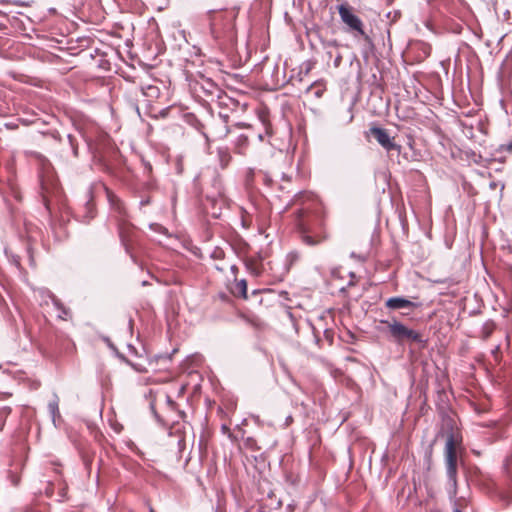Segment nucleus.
Instances as JSON below:
<instances>
[{
  "label": "nucleus",
  "mask_w": 512,
  "mask_h": 512,
  "mask_svg": "<svg viewBox=\"0 0 512 512\" xmlns=\"http://www.w3.org/2000/svg\"><path fill=\"white\" fill-rule=\"evenodd\" d=\"M211 257L214 259H223L224 258V251L220 248H215L214 251L211 254Z\"/></svg>",
  "instance_id": "obj_21"
},
{
  "label": "nucleus",
  "mask_w": 512,
  "mask_h": 512,
  "mask_svg": "<svg viewBox=\"0 0 512 512\" xmlns=\"http://www.w3.org/2000/svg\"><path fill=\"white\" fill-rule=\"evenodd\" d=\"M11 413V408L3 406L0 408V419L4 422L5 418Z\"/></svg>",
  "instance_id": "obj_20"
},
{
  "label": "nucleus",
  "mask_w": 512,
  "mask_h": 512,
  "mask_svg": "<svg viewBox=\"0 0 512 512\" xmlns=\"http://www.w3.org/2000/svg\"><path fill=\"white\" fill-rule=\"evenodd\" d=\"M238 16V8L209 10L207 19L210 32L215 39L231 40L235 34V20Z\"/></svg>",
  "instance_id": "obj_3"
},
{
  "label": "nucleus",
  "mask_w": 512,
  "mask_h": 512,
  "mask_svg": "<svg viewBox=\"0 0 512 512\" xmlns=\"http://www.w3.org/2000/svg\"><path fill=\"white\" fill-rule=\"evenodd\" d=\"M148 203H149V201H148V200H142V201H141V205H146V204H148Z\"/></svg>",
  "instance_id": "obj_32"
},
{
  "label": "nucleus",
  "mask_w": 512,
  "mask_h": 512,
  "mask_svg": "<svg viewBox=\"0 0 512 512\" xmlns=\"http://www.w3.org/2000/svg\"><path fill=\"white\" fill-rule=\"evenodd\" d=\"M245 444L248 448H251L253 450H257L258 448L256 447V442L253 438L249 437L246 439L245 441Z\"/></svg>",
  "instance_id": "obj_23"
},
{
  "label": "nucleus",
  "mask_w": 512,
  "mask_h": 512,
  "mask_svg": "<svg viewBox=\"0 0 512 512\" xmlns=\"http://www.w3.org/2000/svg\"><path fill=\"white\" fill-rule=\"evenodd\" d=\"M245 266L248 272L255 277L260 276L262 273V263L256 258H247L245 260Z\"/></svg>",
  "instance_id": "obj_11"
},
{
  "label": "nucleus",
  "mask_w": 512,
  "mask_h": 512,
  "mask_svg": "<svg viewBox=\"0 0 512 512\" xmlns=\"http://www.w3.org/2000/svg\"><path fill=\"white\" fill-rule=\"evenodd\" d=\"M462 439L455 433L450 432L447 435L444 447V466L447 478L446 492L450 500H455L458 493V466H459V448Z\"/></svg>",
  "instance_id": "obj_2"
},
{
  "label": "nucleus",
  "mask_w": 512,
  "mask_h": 512,
  "mask_svg": "<svg viewBox=\"0 0 512 512\" xmlns=\"http://www.w3.org/2000/svg\"><path fill=\"white\" fill-rule=\"evenodd\" d=\"M258 178L261 180L266 186L271 187L274 183L272 177L263 171H259L257 174L254 172V170H250L247 174L246 183L247 185H250L254 178Z\"/></svg>",
  "instance_id": "obj_9"
},
{
  "label": "nucleus",
  "mask_w": 512,
  "mask_h": 512,
  "mask_svg": "<svg viewBox=\"0 0 512 512\" xmlns=\"http://www.w3.org/2000/svg\"><path fill=\"white\" fill-rule=\"evenodd\" d=\"M36 293L38 294V297L40 298V304H48L49 300L52 301L54 306L62 312L63 315H59L60 318L64 319L65 316L68 315L67 309L63 306V304L60 302L56 296L49 291L46 288H39Z\"/></svg>",
  "instance_id": "obj_7"
},
{
  "label": "nucleus",
  "mask_w": 512,
  "mask_h": 512,
  "mask_svg": "<svg viewBox=\"0 0 512 512\" xmlns=\"http://www.w3.org/2000/svg\"><path fill=\"white\" fill-rule=\"evenodd\" d=\"M494 328H495V325H494L493 322L485 323L483 325V327H482V330H481L482 339L483 340H487L491 336V334L493 333Z\"/></svg>",
  "instance_id": "obj_16"
},
{
  "label": "nucleus",
  "mask_w": 512,
  "mask_h": 512,
  "mask_svg": "<svg viewBox=\"0 0 512 512\" xmlns=\"http://www.w3.org/2000/svg\"><path fill=\"white\" fill-rule=\"evenodd\" d=\"M215 268H216L217 270H219V271H222V270H223V268H222V267H220V264H217V265L215 266Z\"/></svg>",
  "instance_id": "obj_30"
},
{
  "label": "nucleus",
  "mask_w": 512,
  "mask_h": 512,
  "mask_svg": "<svg viewBox=\"0 0 512 512\" xmlns=\"http://www.w3.org/2000/svg\"><path fill=\"white\" fill-rule=\"evenodd\" d=\"M106 191H107V198L110 203L112 211L114 213H116L119 217L123 216L125 214V210H124L123 204L120 201V199L117 196H115L108 189H106Z\"/></svg>",
  "instance_id": "obj_10"
},
{
  "label": "nucleus",
  "mask_w": 512,
  "mask_h": 512,
  "mask_svg": "<svg viewBox=\"0 0 512 512\" xmlns=\"http://www.w3.org/2000/svg\"><path fill=\"white\" fill-rule=\"evenodd\" d=\"M233 293L237 296L243 297L244 299L247 298V282L245 279L236 281L235 286L233 288Z\"/></svg>",
  "instance_id": "obj_15"
},
{
  "label": "nucleus",
  "mask_w": 512,
  "mask_h": 512,
  "mask_svg": "<svg viewBox=\"0 0 512 512\" xmlns=\"http://www.w3.org/2000/svg\"><path fill=\"white\" fill-rule=\"evenodd\" d=\"M248 144V137L246 135L241 134L237 139V150L239 153H243L242 148H245Z\"/></svg>",
  "instance_id": "obj_17"
},
{
  "label": "nucleus",
  "mask_w": 512,
  "mask_h": 512,
  "mask_svg": "<svg viewBox=\"0 0 512 512\" xmlns=\"http://www.w3.org/2000/svg\"><path fill=\"white\" fill-rule=\"evenodd\" d=\"M498 350H499V346H497V347L493 350V353L498 352Z\"/></svg>",
  "instance_id": "obj_36"
},
{
  "label": "nucleus",
  "mask_w": 512,
  "mask_h": 512,
  "mask_svg": "<svg viewBox=\"0 0 512 512\" xmlns=\"http://www.w3.org/2000/svg\"><path fill=\"white\" fill-rule=\"evenodd\" d=\"M48 411L52 417V421L56 426V420L60 419V411H59V397L54 394L53 398L48 403Z\"/></svg>",
  "instance_id": "obj_12"
},
{
  "label": "nucleus",
  "mask_w": 512,
  "mask_h": 512,
  "mask_svg": "<svg viewBox=\"0 0 512 512\" xmlns=\"http://www.w3.org/2000/svg\"><path fill=\"white\" fill-rule=\"evenodd\" d=\"M337 10L347 31L353 33L355 38L361 37L366 43L372 45L370 36L364 30L363 21L354 13L353 8L347 3H343L337 7Z\"/></svg>",
  "instance_id": "obj_4"
},
{
  "label": "nucleus",
  "mask_w": 512,
  "mask_h": 512,
  "mask_svg": "<svg viewBox=\"0 0 512 512\" xmlns=\"http://www.w3.org/2000/svg\"><path fill=\"white\" fill-rule=\"evenodd\" d=\"M453 512H461V510L458 508H455Z\"/></svg>",
  "instance_id": "obj_37"
},
{
  "label": "nucleus",
  "mask_w": 512,
  "mask_h": 512,
  "mask_svg": "<svg viewBox=\"0 0 512 512\" xmlns=\"http://www.w3.org/2000/svg\"><path fill=\"white\" fill-rule=\"evenodd\" d=\"M385 306L387 308L393 309V310L405 309V308L415 309V308L420 307L421 304L418 302L410 301L403 297H391L386 300Z\"/></svg>",
  "instance_id": "obj_8"
},
{
  "label": "nucleus",
  "mask_w": 512,
  "mask_h": 512,
  "mask_svg": "<svg viewBox=\"0 0 512 512\" xmlns=\"http://www.w3.org/2000/svg\"><path fill=\"white\" fill-rule=\"evenodd\" d=\"M67 138H68L69 144L72 148L73 155L75 157H77L78 156V142H77L76 138L71 134H68Z\"/></svg>",
  "instance_id": "obj_18"
},
{
  "label": "nucleus",
  "mask_w": 512,
  "mask_h": 512,
  "mask_svg": "<svg viewBox=\"0 0 512 512\" xmlns=\"http://www.w3.org/2000/svg\"><path fill=\"white\" fill-rule=\"evenodd\" d=\"M224 129H225V132H224L223 136H226V135H227V133L229 132V130L227 129V127H226V126L224 127Z\"/></svg>",
  "instance_id": "obj_33"
},
{
  "label": "nucleus",
  "mask_w": 512,
  "mask_h": 512,
  "mask_svg": "<svg viewBox=\"0 0 512 512\" xmlns=\"http://www.w3.org/2000/svg\"><path fill=\"white\" fill-rule=\"evenodd\" d=\"M119 234H120V237H121V240H122V243L124 244L125 246V249L127 252H129V247L128 245L126 244V240L124 238V234H123V228L121 226V224H119Z\"/></svg>",
  "instance_id": "obj_24"
},
{
  "label": "nucleus",
  "mask_w": 512,
  "mask_h": 512,
  "mask_svg": "<svg viewBox=\"0 0 512 512\" xmlns=\"http://www.w3.org/2000/svg\"><path fill=\"white\" fill-rule=\"evenodd\" d=\"M287 258L292 263L298 259V254L296 252H291L288 254Z\"/></svg>",
  "instance_id": "obj_26"
},
{
  "label": "nucleus",
  "mask_w": 512,
  "mask_h": 512,
  "mask_svg": "<svg viewBox=\"0 0 512 512\" xmlns=\"http://www.w3.org/2000/svg\"><path fill=\"white\" fill-rule=\"evenodd\" d=\"M507 150H508V151H511V150H512V144H509V145L507 146Z\"/></svg>",
  "instance_id": "obj_34"
},
{
  "label": "nucleus",
  "mask_w": 512,
  "mask_h": 512,
  "mask_svg": "<svg viewBox=\"0 0 512 512\" xmlns=\"http://www.w3.org/2000/svg\"><path fill=\"white\" fill-rule=\"evenodd\" d=\"M215 268H216L217 270H219V271H222V270H223V268H222V267H220V264H217V265L215 266Z\"/></svg>",
  "instance_id": "obj_31"
},
{
  "label": "nucleus",
  "mask_w": 512,
  "mask_h": 512,
  "mask_svg": "<svg viewBox=\"0 0 512 512\" xmlns=\"http://www.w3.org/2000/svg\"><path fill=\"white\" fill-rule=\"evenodd\" d=\"M217 155H218L220 166L222 168H226L232 159L231 154L228 151V149L227 148H218Z\"/></svg>",
  "instance_id": "obj_14"
},
{
  "label": "nucleus",
  "mask_w": 512,
  "mask_h": 512,
  "mask_svg": "<svg viewBox=\"0 0 512 512\" xmlns=\"http://www.w3.org/2000/svg\"><path fill=\"white\" fill-rule=\"evenodd\" d=\"M370 134L376 139V141L388 152L401 150V146L394 142V139L390 137L387 130L381 127H371Z\"/></svg>",
  "instance_id": "obj_6"
},
{
  "label": "nucleus",
  "mask_w": 512,
  "mask_h": 512,
  "mask_svg": "<svg viewBox=\"0 0 512 512\" xmlns=\"http://www.w3.org/2000/svg\"><path fill=\"white\" fill-rule=\"evenodd\" d=\"M18 482H19V479L17 477L12 478L13 485H15V486L18 485Z\"/></svg>",
  "instance_id": "obj_28"
},
{
  "label": "nucleus",
  "mask_w": 512,
  "mask_h": 512,
  "mask_svg": "<svg viewBox=\"0 0 512 512\" xmlns=\"http://www.w3.org/2000/svg\"><path fill=\"white\" fill-rule=\"evenodd\" d=\"M230 269H231V272L233 273V275L236 276V274L238 272V267L236 265H232Z\"/></svg>",
  "instance_id": "obj_27"
},
{
  "label": "nucleus",
  "mask_w": 512,
  "mask_h": 512,
  "mask_svg": "<svg viewBox=\"0 0 512 512\" xmlns=\"http://www.w3.org/2000/svg\"><path fill=\"white\" fill-rule=\"evenodd\" d=\"M387 325L388 333L394 342L403 344L405 342H413L425 346L426 341L422 334L405 326L403 323L393 319L392 321H381Z\"/></svg>",
  "instance_id": "obj_5"
},
{
  "label": "nucleus",
  "mask_w": 512,
  "mask_h": 512,
  "mask_svg": "<svg viewBox=\"0 0 512 512\" xmlns=\"http://www.w3.org/2000/svg\"><path fill=\"white\" fill-rule=\"evenodd\" d=\"M202 89L204 90V92L206 93V95H209V96H216V97H220V94H221V90L218 88V86L213 82L211 81L210 79H206L204 80L203 84H202Z\"/></svg>",
  "instance_id": "obj_13"
},
{
  "label": "nucleus",
  "mask_w": 512,
  "mask_h": 512,
  "mask_svg": "<svg viewBox=\"0 0 512 512\" xmlns=\"http://www.w3.org/2000/svg\"><path fill=\"white\" fill-rule=\"evenodd\" d=\"M86 209H87V218L88 220L93 218L94 217V214H93V209H94V206L92 204L91 201H88L87 204H86Z\"/></svg>",
  "instance_id": "obj_22"
},
{
  "label": "nucleus",
  "mask_w": 512,
  "mask_h": 512,
  "mask_svg": "<svg viewBox=\"0 0 512 512\" xmlns=\"http://www.w3.org/2000/svg\"><path fill=\"white\" fill-rule=\"evenodd\" d=\"M291 421H292V417L291 416L287 417L286 424L288 425Z\"/></svg>",
  "instance_id": "obj_29"
},
{
  "label": "nucleus",
  "mask_w": 512,
  "mask_h": 512,
  "mask_svg": "<svg viewBox=\"0 0 512 512\" xmlns=\"http://www.w3.org/2000/svg\"><path fill=\"white\" fill-rule=\"evenodd\" d=\"M150 228H151V229H153V230H154V231H156V232H161V233H162V232H164V231H165V228H164V227H162V226H161V225H159V224H151V225H150Z\"/></svg>",
  "instance_id": "obj_25"
},
{
  "label": "nucleus",
  "mask_w": 512,
  "mask_h": 512,
  "mask_svg": "<svg viewBox=\"0 0 512 512\" xmlns=\"http://www.w3.org/2000/svg\"><path fill=\"white\" fill-rule=\"evenodd\" d=\"M508 249L512 252V244H508Z\"/></svg>",
  "instance_id": "obj_35"
},
{
  "label": "nucleus",
  "mask_w": 512,
  "mask_h": 512,
  "mask_svg": "<svg viewBox=\"0 0 512 512\" xmlns=\"http://www.w3.org/2000/svg\"><path fill=\"white\" fill-rule=\"evenodd\" d=\"M420 51L423 53L424 57H428L431 54L432 47L430 44L425 42H419L418 43Z\"/></svg>",
  "instance_id": "obj_19"
},
{
  "label": "nucleus",
  "mask_w": 512,
  "mask_h": 512,
  "mask_svg": "<svg viewBox=\"0 0 512 512\" xmlns=\"http://www.w3.org/2000/svg\"><path fill=\"white\" fill-rule=\"evenodd\" d=\"M292 205L293 222L301 241L308 246H315L326 239L323 232L318 231L321 225L319 202L316 197L307 192L294 196Z\"/></svg>",
  "instance_id": "obj_1"
}]
</instances>
